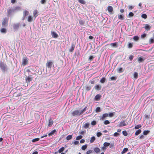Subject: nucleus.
Here are the masks:
<instances>
[{
	"label": "nucleus",
	"instance_id": "25",
	"mask_svg": "<svg viewBox=\"0 0 154 154\" xmlns=\"http://www.w3.org/2000/svg\"><path fill=\"white\" fill-rule=\"evenodd\" d=\"M94 151L96 153L99 152H100V149L98 147L95 148L94 149Z\"/></svg>",
	"mask_w": 154,
	"mask_h": 154
},
{
	"label": "nucleus",
	"instance_id": "33",
	"mask_svg": "<svg viewBox=\"0 0 154 154\" xmlns=\"http://www.w3.org/2000/svg\"><path fill=\"white\" fill-rule=\"evenodd\" d=\"M88 146L87 144H85L82 147V149L83 150H85L87 147Z\"/></svg>",
	"mask_w": 154,
	"mask_h": 154
},
{
	"label": "nucleus",
	"instance_id": "21",
	"mask_svg": "<svg viewBox=\"0 0 154 154\" xmlns=\"http://www.w3.org/2000/svg\"><path fill=\"white\" fill-rule=\"evenodd\" d=\"M144 60V59H143L142 57H138L137 59V61L139 63L142 62Z\"/></svg>",
	"mask_w": 154,
	"mask_h": 154
},
{
	"label": "nucleus",
	"instance_id": "5",
	"mask_svg": "<svg viewBox=\"0 0 154 154\" xmlns=\"http://www.w3.org/2000/svg\"><path fill=\"white\" fill-rule=\"evenodd\" d=\"M8 24V20L6 18H5L2 23V26H7Z\"/></svg>",
	"mask_w": 154,
	"mask_h": 154
},
{
	"label": "nucleus",
	"instance_id": "43",
	"mask_svg": "<svg viewBox=\"0 0 154 154\" xmlns=\"http://www.w3.org/2000/svg\"><path fill=\"white\" fill-rule=\"evenodd\" d=\"M141 17L144 19H146L147 18V15L145 14H143L141 15Z\"/></svg>",
	"mask_w": 154,
	"mask_h": 154
},
{
	"label": "nucleus",
	"instance_id": "20",
	"mask_svg": "<svg viewBox=\"0 0 154 154\" xmlns=\"http://www.w3.org/2000/svg\"><path fill=\"white\" fill-rule=\"evenodd\" d=\"M100 97L101 96L100 94H97L94 97V99L96 100H100Z\"/></svg>",
	"mask_w": 154,
	"mask_h": 154
},
{
	"label": "nucleus",
	"instance_id": "63",
	"mask_svg": "<svg viewBox=\"0 0 154 154\" xmlns=\"http://www.w3.org/2000/svg\"><path fill=\"white\" fill-rule=\"evenodd\" d=\"M119 135V134L118 132H115L114 134V136L115 137H117Z\"/></svg>",
	"mask_w": 154,
	"mask_h": 154
},
{
	"label": "nucleus",
	"instance_id": "41",
	"mask_svg": "<svg viewBox=\"0 0 154 154\" xmlns=\"http://www.w3.org/2000/svg\"><path fill=\"white\" fill-rule=\"evenodd\" d=\"M110 45L111 46H112L113 47H117V43L116 42H115L112 43H111L110 44Z\"/></svg>",
	"mask_w": 154,
	"mask_h": 154
},
{
	"label": "nucleus",
	"instance_id": "47",
	"mask_svg": "<svg viewBox=\"0 0 154 154\" xmlns=\"http://www.w3.org/2000/svg\"><path fill=\"white\" fill-rule=\"evenodd\" d=\"M82 137H83L82 135L78 136L76 137V139L77 140H79L82 138Z\"/></svg>",
	"mask_w": 154,
	"mask_h": 154
},
{
	"label": "nucleus",
	"instance_id": "59",
	"mask_svg": "<svg viewBox=\"0 0 154 154\" xmlns=\"http://www.w3.org/2000/svg\"><path fill=\"white\" fill-rule=\"evenodd\" d=\"M79 23L80 24L83 25L84 24V22L83 20H79Z\"/></svg>",
	"mask_w": 154,
	"mask_h": 154
},
{
	"label": "nucleus",
	"instance_id": "36",
	"mask_svg": "<svg viewBox=\"0 0 154 154\" xmlns=\"http://www.w3.org/2000/svg\"><path fill=\"white\" fill-rule=\"evenodd\" d=\"M95 140V137L94 136H93L91 137V138L90 140V143H92Z\"/></svg>",
	"mask_w": 154,
	"mask_h": 154
},
{
	"label": "nucleus",
	"instance_id": "26",
	"mask_svg": "<svg viewBox=\"0 0 154 154\" xmlns=\"http://www.w3.org/2000/svg\"><path fill=\"white\" fill-rule=\"evenodd\" d=\"M106 79L105 78L103 77L100 80V82L102 83H103L105 82V81H106Z\"/></svg>",
	"mask_w": 154,
	"mask_h": 154
},
{
	"label": "nucleus",
	"instance_id": "24",
	"mask_svg": "<svg viewBox=\"0 0 154 154\" xmlns=\"http://www.w3.org/2000/svg\"><path fill=\"white\" fill-rule=\"evenodd\" d=\"M56 131V130L54 129L53 131H52L51 132L49 133L48 134V135L50 136H52L53 134L54 133H55Z\"/></svg>",
	"mask_w": 154,
	"mask_h": 154
},
{
	"label": "nucleus",
	"instance_id": "13",
	"mask_svg": "<svg viewBox=\"0 0 154 154\" xmlns=\"http://www.w3.org/2000/svg\"><path fill=\"white\" fill-rule=\"evenodd\" d=\"M75 47V45L73 44L71 45V48L69 49V51L70 52H72L73 51Z\"/></svg>",
	"mask_w": 154,
	"mask_h": 154
},
{
	"label": "nucleus",
	"instance_id": "50",
	"mask_svg": "<svg viewBox=\"0 0 154 154\" xmlns=\"http://www.w3.org/2000/svg\"><path fill=\"white\" fill-rule=\"evenodd\" d=\"M122 134L125 136H127L128 135V133L126 131H123Z\"/></svg>",
	"mask_w": 154,
	"mask_h": 154
},
{
	"label": "nucleus",
	"instance_id": "11",
	"mask_svg": "<svg viewBox=\"0 0 154 154\" xmlns=\"http://www.w3.org/2000/svg\"><path fill=\"white\" fill-rule=\"evenodd\" d=\"M53 122L52 120V119L51 118L48 121V127H50L53 124Z\"/></svg>",
	"mask_w": 154,
	"mask_h": 154
},
{
	"label": "nucleus",
	"instance_id": "30",
	"mask_svg": "<svg viewBox=\"0 0 154 154\" xmlns=\"http://www.w3.org/2000/svg\"><path fill=\"white\" fill-rule=\"evenodd\" d=\"M141 131L140 129H138L137 131H136V132L135 133V135H137L140 134L141 133Z\"/></svg>",
	"mask_w": 154,
	"mask_h": 154
},
{
	"label": "nucleus",
	"instance_id": "45",
	"mask_svg": "<svg viewBox=\"0 0 154 154\" xmlns=\"http://www.w3.org/2000/svg\"><path fill=\"white\" fill-rule=\"evenodd\" d=\"M89 125V124L88 123H85L84 125V128H88Z\"/></svg>",
	"mask_w": 154,
	"mask_h": 154
},
{
	"label": "nucleus",
	"instance_id": "27",
	"mask_svg": "<svg viewBox=\"0 0 154 154\" xmlns=\"http://www.w3.org/2000/svg\"><path fill=\"white\" fill-rule=\"evenodd\" d=\"M118 18L120 20H123L124 19V16L122 15L118 14Z\"/></svg>",
	"mask_w": 154,
	"mask_h": 154
},
{
	"label": "nucleus",
	"instance_id": "16",
	"mask_svg": "<svg viewBox=\"0 0 154 154\" xmlns=\"http://www.w3.org/2000/svg\"><path fill=\"white\" fill-rule=\"evenodd\" d=\"M108 116V114L107 113H105L100 118V119L103 120L104 119Z\"/></svg>",
	"mask_w": 154,
	"mask_h": 154
},
{
	"label": "nucleus",
	"instance_id": "39",
	"mask_svg": "<svg viewBox=\"0 0 154 154\" xmlns=\"http://www.w3.org/2000/svg\"><path fill=\"white\" fill-rule=\"evenodd\" d=\"M86 90L87 91H89L91 89V87L90 86H86L85 87Z\"/></svg>",
	"mask_w": 154,
	"mask_h": 154
},
{
	"label": "nucleus",
	"instance_id": "37",
	"mask_svg": "<svg viewBox=\"0 0 154 154\" xmlns=\"http://www.w3.org/2000/svg\"><path fill=\"white\" fill-rule=\"evenodd\" d=\"M150 117V114H145L144 116V117L145 119H148Z\"/></svg>",
	"mask_w": 154,
	"mask_h": 154
},
{
	"label": "nucleus",
	"instance_id": "64",
	"mask_svg": "<svg viewBox=\"0 0 154 154\" xmlns=\"http://www.w3.org/2000/svg\"><path fill=\"white\" fill-rule=\"evenodd\" d=\"M92 152V151L91 150H88L86 152V154H90Z\"/></svg>",
	"mask_w": 154,
	"mask_h": 154
},
{
	"label": "nucleus",
	"instance_id": "49",
	"mask_svg": "<svg viewBox=\"0 0 154 154\" xmlns=\"http://www.w3.org/2000/svg\"><path fill=\"white\" fill-rule=\"evenodd\" d=\"M149 42L150 44L154 43V38H151L149 40Z\"/></svg>",
	"mask_w": 154,
	"mask_h": 154
},
{
	"label": "nucleus",
	"instance_id": "40",
	"mask_svg": "<svg viewBox=\"0 0 154 154\" xmlns=\"http://www.w3.org/2000/svg\"><path fill=\"white\" fill-rule=\"evenodd\" d=\"M142 126L141 125H137L135 126L134 127V128L135 129H137L140 128Z\"/></svg>",
	"mask_w": 154,
	"mask_h": 154
},
{
	"label": "nucleus",
	"instance_id": "53",
	"mask_svg": "<svg viewBox=\"0 0 154 154\" xmlns=\"http://www.w3.org/2000/svg\"><path fill=\"white\" fill-rule=\"evenodd\" d=\"M128 48H131L133 47V44L131 43H129L128 45Z\"/></svg>",
	"mask_w": 154,
	"mask_h": 154
},
{
	"label": "nucleus",
	"instance_id": "17",
	"mask_svg": "<svg viewBox=\"0 0 154 154\" xmlns=\"http://www.w3.org/2000/svg\"><path fill=\"white\" fill-rule=\"evenodd\" d=\"M51 35L54 38H57L58 36V34L54 32H51Z\"/></svg>",
	"mask_w": 154,
	"mask_h": 154
},
{
	"label": "nucleus",
	"instance_id": "28",
	"mask_svg": "<svg viewBox=\"0 0 154 154\" xmlns=\"http://www.w3.org/2000/svg\"><path fill=\"white\" fill-rule=\"evenodd\" d=\"M128 148H124L123 150L122 151V152H121V153L123 154H124V153H125V152H126L127 151H128Z\"/></svg>",
	"mask_w": 154,
	"mask_h": 154
},
{
	"label": "nucleus",
	"instance_id": "31",
	"mask_svg": "<svg viewBox=\"0 0 154 154\" xmlns=\"http://www.w3.org/2000/svg\"><path fill=\"white\" fill-rule=\"evenodd\" d=\"M79 2L82 4L84 5L85 4L86 2L84 0H78Z\"/></svg>",
	"mask_w": 154,
	"mask_h": 154
},
{
	"label": "nucleus",
	"instance_id": "12",
	"mask_svg": "<svg viewBox=\"0 0 154 154\" xmlns=\"http://www.w3.org/2000/svg\"><path fill=\"white\" fill-rule=\"evenodd\" d=\"M19 26L20 23H18L14 24L13 25V27L14 29H17L19 28Z\"/></svg>",
	"mask_w": 154,
	"mask_h": 154
},
{
	"label": "nucleus",
	"instance_id": "8",
	"mask_svg": "<svg viewBox=\"0 0 154 154\" xmlns=\"http://www.w3.org/2000/svg\"><path fill=\"white\" fill-rule=\"evenodd\" d=\"M14 11V10L12 8H10L8 10L7 14L8 15H10L12 12Z\"/></svg>",
	"mask_w": 154,
	"mask_h": 154
},
{
	"label": "nucleus",
	"instance_id": "62",
	"mask_svg": "<svg viewBox=\"0 0 154 154\" xmlns=\"http://www.w3.org/2000/svg\"><path fill=\"white\" fill-rule=\"evenodd\" d=\"M134 15V14L132 12H130L129 14V15L130 17H133Z\"/></svg>",
	"mask_w": 154,
	"mask_h": 154
},
{
	"label": "nucleus",
	"instance_id": "1",
	"mask_svg": "<svg viewBox=\"0 0 154 154\" xmlns=\"http://www.w3.org/2000/svg\"><path fill=\"white\" fill-rule=\"evenodd\" d=\"M0 67L1 70L3 72H5L7 69V66L6 64L2 61L0 62Z\"/></svg>",
	"mask_w": 154,
	"mask_h": 154
},
{
	"label": "nucleus",
	"instance_id": "32",
	"mask_svg": "<svg viewBox=\"0 0 154 154\" xmlns=\"http://www.w3.org/2000/svg\"><path fill=\"white\" fill-rule=\"evenodd\" d=\"M150 132V131L149 130L144 131L143 132L144 135H147Z\"/></svg>",
	"mask_w": 154,
	"mask_h": 154
},
{
	"label": "nucleus",
	"instance_id": "19",
	"mask_svg": "<svg viewBox=\"0 0 154 154\" xmlns=\"http://www.w3.org/2000/svg\"><path fill=\"white\" fill-rule=\"evenodd\" d=\"M33 20V17L31 16H29L28 17L27 21L29 22H31Z\"/></svg>",
	"mask_w": 154,
	"mask_h": 154
},
{
	"label": "nucleus",
	"instance_id": "34",
	"mask_svg": "<svg viewBox=\"0 0 154 154\" xmlns=\"http://www.w3.org/2000/svg\"><path fill=\"white\" fill-rule=\"evenodd\" d=\"M117 71L119 73H120L123 72V68L122 67H120L118 69Z\"/></svg>",
	"mask_w": 154,
	"mask_h": 154
},
{
	"label": "nucleus",
	"instance_id": "52",
	"mask_svg": "<svg viewBox=\"0 0 154 154\" xmlns=\"http://www.w3.org/2000/svg\"><path fill=\"white\" fill-rule=\"evenodd\" d=\"M20 9V8L19 6H17L16 7L14 8V11H15L16 10H19Z\"/></svg>",
	"mask_w": 154,
	"mask_h": 154
},
{
	"label": "nucleus",
	"instance_id": "61",
	"mask_svg": "<svg viewBox=\"0 0 154 154\" xmlns=\"http://www.w3.org/2000/svg\"><path fill=\"white\" fill-rule=\"evenodd\" d=\"M46 2V0H41V3L42 4H45Z\"/></svg>",
	"mask_w": 154,
	"mask_h": 154
},
{
	"label": "nucleus",
	"instance_id": "7",
	"mask_svg": "<svg viewBox=\"0 0 154 154\" xmlns=\"http://www.w3.org/2000/svg\"><path fill=\"white\" fill-rule=\"evenodd\" d=\"M38 12L37 10H35L33 11V16L35 17L34 20L35 19L36 17L38 16Z\"/></svg>",
	"mask_w": 154,
	"mask_h": 154
},
{
	"label": "nucleus",
	"instance_id": "23",
	"mask_svg": "<svg viewBox=\"0 0 154 154\" xmlns=\"http://www.w3.org/2000/svg\"><path fill=\"white\" fill-rule=\"evenodd\" d=\"M29 12L25 10L23 12V16L25 17L27 15H28L29 14Z\"/></svg>",
	"mask_w": 154,
	"mask_h": 154
},
{
	"label": "nucleus",
	"instance_id": "55",
	"mask_svg": "<svg viewBox=\"0 0 154 154\" xmlns=\"http://www.w3.org/2000/svg\"><path fill=\"white\" fill-rule=\"evenodd\" d=\"M133 58L134 56L133 55H130L129 57V59L131 61L133 59Z\"/></svg>",
	"mask_w": 154,
	"mask_h": 154
},
{
	"label": "nucleus",
	"instance_id": "14",
	"mask_svg": "<svg viewBox=\"0 0 154 154\" xmlns=\"http://www.w3.org/2000/svg\"><path fill=\"white\" fill-rule=\"evenodd\" d=\"M107 10L109 12L111 13L112 12L113 8L111 6H109L107 7Z\"/></svg>",
	"mask_w": 154,
	"mask_h": 154
},
{
	"label": "nucleus",
	"instance_id": "15",
	"mask_svg": "<svg viewBox=\"0 0 154 154\" xmlns=\"http://www.w3.org/2000/svg\"><path fill=\"white\" fill-rule=\"evenodd\" d=\"M53 63L51 61H49L47 62L46 64V66L48 68H51V67Z\"/></svg>",
	"mask_w": 154,
	"mask_h": 154
},
{
	"label": "nucleus",
	"instance_id": "3",
	"mask_svg": "<svg viewBox=\"0 0 154 154\" xmlns=\"http://www.w3.org/2000/svg\"><path fill=\"white\" fill-rule=\"evenodd\" d=\"M28 59L26 57H24L23 58L22 64L24 66L28 64Z\"/></svg>",
	"mask_w": 154,
	"mask_h": 154
},
{
	"label": "nucleus",
	"instance_id": "18",
	"mask_svg": "<svg viewBox=\"0 0 154 154\" xmlns=\"http://www.w3.org/2000/svg\"><path fill=\"white\" fill-rule=\"evenodd\" d=\"M127 124L125 123V122L123 121L122 122H121L118 125L119 127H121L123 126H125Z\"/></svg>",
	"mask_w": 154,
	"mask_h": 154
},
{
	"label": "nucleus",
	"instance_id": "48",
	"mask_svg": "<svg viewBox=\"0 0 154 154\" xmlns=\"http://www.w3.org/2000/svg\"><path fill=\"white\" fill-rule=\"evenodd\" d=\"M87 109V107L85 106L81 111V113L82 114Z\"/></svg>",
	"mask_w": 154,
	"mask_h": 154
},
{
	"label": "nucleus",
	"instance_id": "4",
	"mask_svg": "<svg viewBox=\"0 0 154 154\" xmlns=\"http://www.w3.org/2000/svg\"><path fill=\"white\" fill-rule=\"evenodd\" d=\"M31 72V71L27 67L25 68L24 71V73L26 76L29 75V73Z\"/></svg>",
	"mask_w": 154,
	"mask_h": 154
},
{
	"label": "nucleus",
	"instance_id": "60",
	"mask_svg": "<svg viewBox=\"0 0 154 154\" xmlns=\"http://www.w3.org/2000/svg\"><path fill=\"white\" fill-rule=\"evenodd\" d=\"M97 135L98 137H100L102 135V133L100 132H98L97 133Z\"/></svg>",
	"mask_w": 154,
	"mask_h": 154
},
{
	"label": "nucleus",
	"instance_id": "38",
	"mask_svg": "<svg viewBox=\"0 0 154 154\" xmlns=\"http://www.w3.org/2000/svg\"><path fill=\"white\" fill-rule=\"evenodd\" d=\"M96 112H100L101 111V109L100 107H97L96 108L95 110Z\"/></svg>",
	"mask_w": 154,
	"mask_h": 154
},
{
	"label": "nucleus",
	"instance_id": "6",
	"mask_svg": "<svg viewBox=\"0 0 154 154\" xmlns=\"http://www.w3.org/2000/svg\"><path fill=\"white\" fill-rule=\"evenodd\" d=\"M32 79L30 76L28 75V77L26 78V82L27 83H29L30 82L32 81Z\"/></svg>",
	"mask_w": 154,
	"mask_h": 154
},
{
	"label": "nucleus",
	"instance_id": "2",
	"mask_svg": "<svg viewBox=\"0 0 154 154\" xmlns=\"http://www.w3.org/2000/svg\"><path fill=\"white\" fill-rule=\"evenodd\" d=\"M82 114V113H81V111H80L78 110H74L72 113V115L73 116H80Z\"/></svg>",
	"mask_w": 154,
	"mask_h": 154
},
{
	"label": "nucleus",
	"instance_id": "22",
	"mask_svg": "<svg viewBox=\"0 0 154 154\" xmlns=\"http://www.w3.org/2000/svg\"><path fill=\"white\" fill-rule=\"evenodd\" d=\"M65 148L63 147L61 148L60 149H59L58 150V152L59 153H62L65 150Z\"/></svg>",
	"mask_w": 154,
	"mask_h": 154
},
{
	"label": "nucleus",
	"instance_id": "56",
	"mask_svg": "<svg viewBox=\"0 0 154 154\" xmlns=\"http://www.w3.org/2000/svg\"><path fill=\"white\" fill-rule=\"evenodd\" d=\"M96 122L95 121H93L91 122V124L92 125H94L96 124Z\"/></svg>",
	"mask_w": 154,
	"mask_h": 154
},
{
	"label": "nucleus",
	"instance_id": "51",
	"mask_svg": "<svg viewBox=\"0 0 154 154\" xmlns=\"http://www.w3.org/2000/svg\"><path fill=\"white\" fill-rule=\"evenodd\" d=\"M39 138H37L35 139H34L32 140V141L33 142H35L36 141H38L39 140Z\"/></svg>",
	"mask_w": 154,
	"mask_h": 154
},
{
	"label": "nucleus",
	"instance_id": "10",
	"mask_svg": "<svg viewBox=\"0 0 154 154\" xmlns=\"http://www.w3.org/2000/svg\"><path fill=\"white\" fill-rule=\"evenodd\" d=\"M94 88L97 91H100L101 88V86L100 85H97L94 86Z\"/></svg>",
	"mask_w": 154,
	"mask_h": 154
},
{
	"label": "nucleus",
	"instance_id": "44",
	"mask_svg": "<svg viewBox=\"0 0 154 154\" xmlns=\"http://www.w3.org/2000/svg\"><path fill=\"white\" fill-rule=\"evenodd\" d=\"M133 39L135 41H137L139 40V37L137 36H135L133 37Z\"/></svg>",
	"mask_w": 154,
	"mask_h": 154
},
{
	"label": "nucleus",
	"instance_id": "57",
	"mask_svg": "<svg viewBox=\"0 0 154 154\" xmlns=\"http://www.w3.org/2000/svg\"><path fill=\"white\" fill-rule=\"evenodd\" d=\"M146 34L145 33H144L143 34L141 35V37L142 38H144L146 37Z\"/></svg>",
	"mask_w": 154,
	"mask_h": 154
},
{
	"label": "nucleus",
	"instance_id": "46",
	"mask_svg": "<svg viewBox=\"0 0 154 154\" xmlns=\"http://www.w3.org/2000/svg\"><path fill=\"white\" fill-rule=\"evenodd\" d=\"M110 145V143H109L105 142L103 144V145L105 147H107Z\"/></svg>",
	"mask_w": 154,
	"mask_h": 154
},
{
	"label": "nucleus",
	"instance_id": "35",
	"mask_svg": "<svg viewBox=\"0 0 154 154\" xmlns=\"http://www.w3.org/2000/svg\"><path fill=\"white\" fill-rule=\"evenodd\" d=\"M72 137V135H68L66 137V139L67 140H69L71 139Z\"/></svg>",
	"mask_w": 154,
	"mask_h": 154
},
{
	"label": "nucleus",
	"instance_id": "54",
	"mask_svg": "<svg viewBox=\"0 0 154 154\" xmlns=\"http://www.w3.org/2000/svg\"><path fill=\"white\" fill-rule=\"evenodd\" d=\"M104 124L105 125H107L110 123L107 120H105L104 122Z\"/></svg>",
	"mask_w": 154,
	"mask_h": 154
},
{
	"label": "nucleus",
	"instance_id": "42",
	"mask_svg": "<svg viewBox=\"0 0 154 154\" xmlns=\"http://www.w3.org/2000/svg\"><path fill=\"white\" fill-rule=\"evenodd\" d=\"M134 78L135 79H137L138 76V74L137 72H135L134 74Z\"/></svg>",
	"mask_w": 154,
	"mask_h": 154
},
{
	"label": "nucleus",
	"instance_id": "9",
	"mask_svg": "<svg viewBox=\"0 0 154 154\" xmlns=\"http://www.w3.org/2000/svg\"><path fill=\"white\" fill-rule=\"evenodd\" d=\"M151 27L150 26L148 25V24H145L144 26V28L147 31H149L151 29Z\"/></svg>",
	"mask_w": 154,
	"mask_h": 154
},
{
	"label": "nucleus",
	"instance_id": "29",
	"mask_svg": "<svg viewBox=\"0 0 154 154\" xmlns=\"http://www.w3.org/2000/svg\"><path fill=\"white\" fill-rule=\"evenodd\" d=\"M0 31L2 33H6L7 32V30L5 28H2L1 29Z\"/></svg>",
	"mask_w": 154,
	"mask_h": 154
},
{
	"label": "nucleus",
	"instance_id": "58",
	"mask_svg": "<svg viewBox=\"0 0 154 154\" xmlns=\"http://www.w3.org/2000/svg\"><path fill=\"white\" fill-rule=\"evenodd\" d=\"M117 79V78L114 76L110 78L111 80H116Z\"/></svg>",
	"mask_w": 154,
	"mask_h": 154
}]
</instances>
